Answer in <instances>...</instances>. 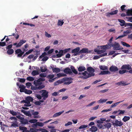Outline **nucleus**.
Returning a JSON list of instances; mask_svg holds the SVG:
<instances>
[{"label": "nucleus", "mask_w": 132, "mask_h": 132, "mask_svg": "<svg viewBox=\"0 0 132 132\" xmlns=\"http://www.w3.org/2000/svg\"><path fill=\"white\" fill-rule=\"evenodd\" d=\"M33 51V49H31L30 50L28 51L25 54H24L23 55L22 57H23L24 56H25L26 55H28L30 53H31L32 51Z\"/></svg>", "instance_id": "32"}, {"label": "nucleus", "mask_w": 132, "mask_h": 132, "mask_svg": "<svg viewBox=\"0 0 132 132\" xmlns=\"http://www.w3.org/2000/svg\"><path fill=\"white\" fill-rule=\"evenodd\" d=\"M123 101H120L119 102H118L115 103L113 104L111 106V108H112L116 106L117 105L119 104L120 103L122 102H123Z\"/></svg>", "instance_id": "33"}, {"label": "nucleus", "mask_w": 132, "mask_h": 132, "mask_svg": "<svg viewBox=\"0 0 132 132\" xmlns=\"http://www.w3.org/2000/svg\"><path fill=\"white\" fill-rule=\"evenodd\" d=\"M99 67L100 69L102 70H107L108 69V67L106 66L100 65V66Z\"/></svg>", "instance_id": "29"}, {"label": "nucleus", "mask_w": 132, "mask_h": 132, "mask_svg": "<svg viewBox=\"0 0 132 132\" xmlns=\"http://www.w3.org/2000/svg\"><path fill=\"white\" fill-rule=\"evenodd\" d=\"M40 69L42 72H45L47 70V67L46 66L40 67Z\"/></svg>", "instance_id": "20"}, {"label": "nucleus", "mask_w": 132, "mask_h": 132, "mask_svg": "<svg viewBox=\"0 0 132 132\" xmlns=\"http://www.w3.org/2000/svg\"><path fill=\"white\" fill-rule=\"evenodd\" d=\"M6 44V43L5 42H0V46H4Z\"/></svg>", "instance_id": "61"}, {"label": "nucleus", "mask_w": 132, "mask_h": 132, "mask_svg": "<svg viewBox=\"0 0 132 132\" xmlns=\"http://www.w3.org/2000/svg\"><path fill=\"white\" fill-rule=\"evenodd\" d=\"M64 22L63 21V20L61 21L59 20L58 21L57 23V25L59 26H61L63 24Z\"/></svg>", "instance_id": "35"}, {"label": "nucleus", "mask_w": 132, "mask_h": 132, "mask_svg": "<svg viewBox=\"0 0 132 132\" xmlns=\"http://www.w3.org/2000/svg\"><path fill=\"white\" fill-rule=\"evenodd\" d=\"M107 100V99H101L100 100L98 101L97 102L99 103L105 102Z\"/></svg>", "instance_id": "39"}, {"label": "nucleus", "mask_w": 132, "mask_h": 132, "mask_svg": "<svg viewBox=\"0 0 132 132\" xmlns=\"http://www.w3.org/2000/svg\"><path fill=\"white\" fill-rule=\"evenodd\" d=\"M54 76V75L52 74V75H49L47 76V78L48 79H52L53 78Z\"/></svg>", "instance_id": "44"}, {"label": "nucleus", "mask_w": 132, "mask_h": 132, "mask_svg": "<svg viewBox=\"0 0 132 132\" xmlns=\"http://www.w3.org/2000/svg\"><path fill=\"white\" fill-rule=\"evenodd\" d=\"M39 131H41V132H49L48 131L45 129H39Z\"/></svg>", "instance_id": "64"}, {"label": "nucleus", "mask_w": 132, "mask_h": 132, "mask_svg": "<svg viewBox=\"0 0 132 132\" xmlns=\"http://www.w3.org/2000/svg\"><path fill=\"white\" fill-rule=\"evenodd\" d=\"M111 73L108 71H101L100 73L99 74L100 75H104L106 74H110Z\"/></svg>", "instance_id": "19"}, {"label": "nucleus", "mask_w": 132, "mask_h": 132, "mask_svg": "<svg viewBox=\"0 0 132 132\" xmlns=\"http://www.w3.org/2000/svg\"><path fill=\"white\" fill-rule=\"evenodd\" d=\"M19 87L20 89H22L23 90L25 88V87L23 85H20Z\"/></svg>", "instance_id": "55"}, {"label": "nucleus", "mask_w": 132, "mask_h": 132, "mask_svg": "<svg viewBox=\"0 0 132 132\" xmlns=\"http://www.w3.org/2000/svg\"><path fill=\"white\" fill-rule=\"evenodd\" d=\"M85 70V68L84 66H80L78 68V70L79 72H82V71H84Z\"/></svg>", "instance_id": "22"}, {"label": "nucleus", "mask_w": 132, "mask_h": 132, "mask_svg": "<svg viewBox=\"0 0 132 132\" xmlns=\"http://www.w3.org/2000/svg\"><path fill=\"white\" fill-rule=\"evenodd\" d=\"M27 79L30 81H33L34 80V79L33 77H29L27 78Z\"/></svg>", "instance_id": "45"}, {"label": "nucleus", "mask_w": 132, "mask_h": 132, "mask_svg": "<svg viewBox=\"0 0 132 132\" xmlns=\"http://www.w3.org/2000/svg\"><path fill=\"white\" fill-rule=\"evenodd\" d=\"M116 30L114 28H111L108 31L110 32H113L114 33L116 32Z\"/></svg>", "instance_id": "59"}, {"label": "nucleus", "mask_w": 132, "mask_h": 132, "mask_svg": "<svg viewBox=\"0 0 132 132\" xmlns=\"http://www.w3.org/2000/svg\"><path fill=\"white\" fill-rule=\"evenodd\" d=\"M102 47L101 48H103L104 49H105V50L106 49H107L108 47V45H104L101 46Z\"/></svg>", "instance_id": "56"}, {"label": "nucleus", "mask_w": 132, "mask_h": 132, "mask_svg": "<svg viewBox=\"0 0 132 132\" xmlns=\"http://www.w3.org/2000/svg\"><path fill=\"white\" fill-rule=\"evenodd\" d=\"M20 122L22 124L24 125L28 124V121L27 120L24 119L23 117L21 120H20Z\"/></svg>", "instance_id": "13"}, {"label": "nucleus", "mask_w": 132, "mask_h": 132, "mask_svg": "<svg viewBox=\"0 0 132 132\" xmlns=\"http://www.w3.org/2000/svg\"><path fill=\"white\" fill-rule=\"evenodd\" d=\"M87 71L90 73H94V72L95 71V70L94 68L91 67H89L87 68Z\"/></svg>", "instance_id": "16"}, {"label": "nucleus", "mask_w": 132, "mask_h": 132, "mask_svg": "<svg viewBox=\"0 0 132 132\" xmlns=\"http://www.w3.org/2000/svg\"><path fill=\"white\" fill-rule=\"evenodd\" d=\"M71 68L72 71L74 73L76 74H77L78 73L77 71L75 69L74 67L73 66H71Z\"/></svg>", "instance_id": "28"}, {"label": "nucleus", "mask_w": 132, "mask_h": 132, "mask_svg": "<svg viewBox=\"0 0 132 132\" xmlns=\"http://www.w3.org/2000/svg\"><path fill=\"white\" fill-rule=\"evenodd\" d=\"M118 10H116L112 12H111V14L112 15L116 14L118 13Z\"/></svg>", "instance_id": "47"}, {"label": "nucleus", "mask_w": 132, "mask_h": 132, "mask_svg": "<svg viewBox=\"0 0 132 132\" xmlns=\"http://www.w3.org/2000/svg\"><path fill=\"white\" fill-rule=\"evenodd\" d=\"M45 35L46 37L48 38H50L51 37V35L50 34H48L47 32L45 31Z\"/></svg>", "instance_id": "57"}, {"label": "nucleus", "mask_w": 132, "mask_h": 132, "mask_svg": "<svg viewBox=\"0 0 132 132\" xmlns=\"http://www.w3.org/2000/svg\"><path fill=\"white\" fill-rule=\"evenodd\" d=\"M109 70L111 72H115L118 71V70L119 69L117 66L112 65L110 67Z\"/></svg>", "instance_id": "10"}, {"label": "nucleus", "mask_w": 132, "mask_h": 132, "mask_svg": "<svg viewBox=\"0 0 132 132\" xmlns=\"http://www.w3.org/2000/svg\"><path fill=\"white\" fill-rule=\"evenodd\" d=\"M39 93L41 94L42 97L43 99L45 100L48 96V92L45 90H40Z\"/></svg>", "instance_id": "3"}, {"label": "nucleus", "mask_w": 132, "mask_h": 132, "mask_svg": "<svg viewBox=\"0 0 132 132\" xmlns=\"http://www.w3.org/2000/svg\"><path fill=\"white\" fill-rule=\"evenodd\" d=\"M37 121V120L36 119H33L30 120L29 122L31 123H35Z\"/></svg>", "instance_id": "48"}, {"label": "nucleus", "mask_w": 132, "mask_h": 132, "mask_svg": "<svg viewBox=\"0 0 132 132\" xmlns=\"http://www.w3.org/2000/svg\"><path fill=\"white\" fill-rule=\"evenodd\" d=\"M26 94H30L32 93V91L30 90H27L26 89H24V91Z\"/></svg>", "instance_id": "34"}, {"label": "nucleus", "mask_w": 132, "mask_h": 132, "mask_svg": "<svg viewBox=\"0 0 132 132\" xmlns=\"http://www.w3.org/2000/svg\"><path fill=\"white\" fill-rule=\"evenodd\" d=\"M127 14L128 16H132V9L131 10H128L127 12Z\"/></svg>", "instance_id": "30"}, {"label": "nucleus", "mask_w": 132, "mask_h": 132, "mask_svg": "<svg viewBox=\"0 0 132 132\" xmlns=\"http://www.w3.org/2000/svg\"><path fill=\"white\" fill-rule=\"evenodd\" d=\"M131 32L130 30H127L126 31L123 32V35L125 36H126L129 34Z\"/></svg>", "instance_id": "31"}, {"label": "nucleus", "mask_w": 132, "mask_h": 132, "mask_svg": "<svg viewBox=\"0 0 132 132\" xmlns=\"http://www.w3.org/2000/svg\"><path fill=\"white\" fill-rule=\"evenodd\" d=\"M79 50L80 48L78 47L72 50L71 51V53H74V55L77 56L80 54V53H79Z\"/></svg>", "instance_id": "7"}, {"label": "nucleus", "mask_w": 132, "mask_h": 132, "mask_svg": "<svg viewBox=\"0 0 132 132\" xmlns=\"http://www.w3.org/2000/svg\"><path fill=\"white\" fill-rule=\"evenodd\" d=\"M111 124L110 123L108 122L106 124L104 125V126L105 128L109 129L111 127Z\"/></svg>", "instance_id": "24"}, {"label": "nucleus", "mask_w": 132, "mask_h": 132, "mask_svg": "<svg viewBox=\"0 0 132 132\" xmlns=\"http://www.w3.org/2000/svg\"><path fill=\"white\" fill-rule=\"evenodd\" d=\"M64 80L65 81H71L72 80V78H64Z\"/></svg>", "instance_id": "50"}, {"label": "nucleus", "mask_w": 132, "mask_h": 132, "mask_svg": "<svg viewBox=\"0 0 132 132\" xmlns=\"http://www.w3.org/2000/svg\"><path fill=\"white\" fill-rule=\"evenodd\" d=\"M123 124L121 121H119L118 120H116L113 123V125L116 127L121 126Z\"/></svg>", "instance_id": "9"}, {"label": "nucleus", "mask_w": 132, "mask_h": 132, "mask_svg": "<svg viewBox=\"0 0 132 132\" xmlns=\"http://www.w3.org/2000/svg\"><path fill=\"white\" fill-rule=\"evenodd\" d=\"M25 114L26 116L29 117H30L32 115L30 113V111H26V113H25Z\"/></svg>", "instance_id": "46"}, {"label": "nucleus", "mask_w": 132, "mask_h": 132, "mask_svg": "<svg viewBox=\"0 0 132 132\" xmlns=\"http://www.w3.org/2000/svg\"><path fill=\"white\" fill-rule=\"evenodd\" d=\"M87 126L86 125H82L80 126L79 127V129H83L87 127Z\"/></svg>", "instance_id": "60"}, {"label": "nucleus", "mask_w": 132, "mask_h": 132, "mask_svg": "<svg viewBox=\"0 0 132 132\" xmlns=\"http://www.w3.org/2000/svg\"><path fill=\"white\" fill-rule=\"evenodd\" d=\"M10 112L14 116H16L17 114L13 110H10Z\"/></svg>", "instance_id": "49"}, {"label": "nucleus", "mask_w": 132, "mask_h": 132, "mask_svg": "<svg viewBox=\"0 0 132 132\" xmlns=\"http://www.w3.org/2000/svg\"><path fill=\"white\" fill-rule=\"evenodd\" d=\"M26 85L27 88H29L31 86V84L30 82H27L26 84Z\"/></svg>", "instance_id": "62"}, {"label": "nucleus", "mask_w": 132, "mask_h": 132, "mask_svg": "<svg viewBox=\"0 0 132 132\" xmlns=\"http://www.w3.org/2000/svg\"><path fill=\"white\" fill-rule=\"evenodd\" d=\"M130 117L129 116H125L123 118L122 120L124 122H126L129 120Z\"/></svg>", "instance_id": "23"}, {"label": "nucleus", "mask_w": 132, "mask_h": 132, "mask_svg": "<svg viewBox=\"0 0 132 132\" xmlns=\"http://www.w3.org/2000/svg\"><path fill=\"white\" fill-rule=\"evenodd\" d=\"M14 36V37H15L16 39H18L19 37V35L18 34H15L14 33L12 34V35H9V36Z\"/></svg>", "instance_id": "36"}, {"label": "nucleus", "mask_w": 132, "mask_h": 132, "mask_svg": "<svg viewBox=\"0 0 132 132\" xmlns=\"http://www.w3.org/2000/svg\"><path fill=\"white\" fill-rule=\"evenodd\" d=\"M36 97L39 100L41 99L42 97L41 95L37 94L36 95Z\"/></svg>", "instance_id": "54"}, {"label": "nucleus", "mask_w": 132, "mask_h": 132, "mask_svg": "<svg viewBox=\"0 0 132 132\" xmlns=\"http://www.w3.org/2000/svg\"><path fill=\"white\" fill-rule=\"evenodd\" d=\"M121 43H122V45L124 46H126L127 47H129L130 46V45L125 42L122 41L121 42Z\"/></svg>", "instance_id": "41"}, {"label": "nucleus", "mask_w": 132, "mask_h": 132, "mask_svg": "<svg viewBox=\"0 0 132 132\" xmlns=\"http://www.w3.org/2000/svg\"><path fill=\"white\" fill-rule=\"evenodd\" d=\"M19 129L20 130H22V132H23L26 130L27 129V128L26 127L20 126L19 127Z\"/></svg>", "instance_id": "42"}, {"label": "nucleus", "mask_w": 132, "mask_h": 132, "mask_svg": "<svg viewBox=\"0 0 132 132\" xmlns=\"http://www.w3.org/2000/svg\"><path fill=\"white\" fill-rule=\"evenodd\" d=\"M116 84L119 85H121L123 86H125L127 85L128 84H126L124 81H122L116 83Z\"/></svg>", "instance_id": "17"}, {"label": "nucleus", "mask_w": 132, "mask_h": 132, "mask_svg": "<svg viewBox=\"0 0 132 132\" xmlns=\"http://www.w3.org/2000/svg\"><path fill=\"white\" fill-rule=\"evenodd\" d=\"M39 73L38 71L36 70H33L31 73L32 75L33 76L37 75L39 74Z\"/></svg>", "instance_id": "27"}, {"label": "nucleus", "mask_w": 132, "mask_h": 132, "mask_svg": "<svg viewBox=\"0 0 132 132\" xmlns=\"http://www.w3.org/2000/svg\"><path fill=\"white\" fill-rule=\"evenodd\" d=\"M111 46H112L114 50H122L123 48L121 47H120V45L119 43H117L116 42H114L113 44H111Z\"/></svg>", "instance_id": "4"}, {"label": "nucleus", "mask_w": 132, "mask_h": 132, "mask_svg": "<svg viewBox=\"0 0 132 132\" xmlns=\"http://www.w3.org/2000/svg\"><path fill=\"white\" fill-rule=\"evenodd\" d=\"M39 76L41 77H45L47 76L46 74L44 73H41L40 74Z\"/></svg>", "instance_id": "51"}, {"label": "nucleus", "mask_w": 132, "mask_h": 132, "mask_svg": "<svg viewBox=\"0 0 132 132\" xmlns=\"http://www.w3.org/2000/svg\"><path fill=\"white\" fill-rule=\"evenodd\" d=\"M91 51L89 50H88V49L87 48H83L81 50H80L79 51V53L80 54L82 53H90Z\"/></svg>", "instance_id": "8"}, {"label": "nucleus", "mask_w": 132, "mask_h": 132, "mask_svg": "<svg viewBox=\"0 0 132 132\" xmlns=\"http://www.w3.org/2000/svg\"><path fill=\"white\" fill-rule=\"evenodd\" d=\"M63 71L64 73L67 74H71V73H72V72L71 69L68 67L65 69Z\"/></svg>", "instance_id": "12"}, {"label": "nucleus", "mask_w": 132, "mask_h": 132, "mask_svg": "<svg viewBox=\"0 0 132 132\" xmlns=\"http://www.w3.org/2000/svg\"><path fill=\"white\" fill-rule=\"evenodd\" d=\"M14 52V51L13 49H9L7 51V53L9 55H11Z\"/></svg>", "instance_id": "26"}, {"label": "nucleus", "mask_w": 132, "mask_h": 132, "mask_svg": "<svg viewBox=\"0 0 132 132\" xmlns=\"http://www.w3.org/2000/svg\"><path fill=\"white\" fill-rule=\"evenodd\" d=\"M102 50H99L95 49L94 50L95 52H97L98 54H101L105 52V50L103 48Z\"/></svg>", "instance_id": "15"}, {"label": "nucleus", "mask_w": 132, "mask_h": 132, "mask_svg": "<svg viewBox=\"0 0 132 132\" xmlns=\"http://www.w3.org/2000/svg\"><path fill=\"white\" fill-rule=\"evenodd\" d=\"M35 86H31V88L32 90H40L44 88L45 86L42 85V82L38 79L37 80H35L34 82Z\"/></svg>", "instance_id": "1"}, {"label": "nucleus", "mask_w": 132, "mask_h": 132, "mask_svg": "<svg viewBox=\"0 0 132 132\" xmlns=\"http://www.w3.org/2000/svg\"><path fill=\"white\" fill-rule=\"evenodd\" d=\"M72 81H71L66 82L64 83L63 84L64 85H69V84L72 83Z\"/></svg>", "instance_id": "58"}, {"label": "nucleus", "mask_w": 132, "mask_h": 132, "mask_svg": "<svg viewBox=\"0 0 132 132\" xmlns=\"http://www.w3.org/2000/svg\"><path fill=\"white\" fill-rule=\"evenodd\" d=\"M79 74L80 75H83L82 78L85 79H87L92 76H94L95 75V74L93 73H88L86 71H85L84 72H79Z\"/></svg>", "instance_id": "2"}, {"label": "nucleus", "mask_w": 132, "mask_h": 132, "mask_svg": "<svg viewBox=\"0 0 132 132\" xmlns=\"http://www.w3.org/2000/svg\"><path fill=\"white\" fill-rule=\"evenodd\" d=\"M125 112V110H121L120 109L118 110V112H119V115L123 114Z\"/></svg>", "instance_id": "40"}, {"label": "nucleus", "mask_w": 132, "mask_h": 132, "mask_svg": "<svg viewBox=\"0 0 132 132\" xmlns=\"http://www.w3.org/2000/svg\"><path fill=\"white\" fill-rule=\"evenodd\" d=\"M52 69L53 72L57 73L60 72V69L58 68H54L53 67H52Z\"/></svg>", "instance_id": "14"}, {"label": "nucleus", "mask_w": 132, "mask_h": 132, "mask_svg": "<svg viewBox=\"0 0 132 132\" xmlns=\"http://www.w3.org/2000/svg\"><path fill=\"white\" fill-rule=\"evenodd\" d=\"M19 80H18L19 82L22 83L24 82L25 79L24 78H19Z\"/></svg>", "instance_id": "52"}, {"label": "nucleus", "mask_w": 132, "mask_h": 132, "mask_svg": "<svg viewBox=\"0 0 132 132\" xmlns=\"http://www.w3.org/2000/svg\"><path fill=\"white\" fill-rule=\"evenodd\" d=\"M90 130L92 132H95L97 130V128L95 126H92L90 128Z\"/></svg>", "instance_id": "21"}, {"label": "nucleus", "mask_w": 132, "mask_h": 132, "mask_svg": "<svg viewBox=\"0 0 132 132\" xmlns=\"http://www.w3.org/2000/svg\"><path fill=\"white\" fill-rule=\"evenodd\" d=\"M26 100L29 102H32L33 100V98L30 96H28L26 98Z\"/></svg>", "instance_id": "37"}, {"label": "nucleus", "mask_w": 132, "mask_h": 132, "mask_svg": "<svg viewBox=\"0 0 132 132\" xmlns=\"http://www.w3.org/2000/svg\"><path fill=\"white\" fill-rule=\"evenodd\" d=\"M64 112V111L63 110L62 111L60 112H57L55 113L53 116V117H55L59 116L61 115L62 113H63Z\"/></svg>", "instance_id": "18"}, {"label": "nucleus", "mask_w": 132, "mask_h": 132, "mask_svg": "<svg viewBox=\"0 0 132 132\" xmlns=\"http://www.w3.org/2000/svg\"><path fill=\"white\" fill-rule=\"evenodd\" d=\"M38 131H39V129L31 128L30 129L29 131L31 132H37Z\"/></svg>", "instance_id": "38"}, {"label": "nucleus", "mask_w": 132, "mask_h": 132, "mask_svg": "<svg viewBox=\"0 0 132 132\" xmlns=\"http://www.w3.org/2000/svg\"><path fill=\"white\" fill-rule=\"evenodd\" d=\"M44 123H43L42 122H37L36 123V124H35V126H36V125H37L39 126L42 127L43 126H44Z\"/></svg>", "instance_id": "43"}, {"label": "nucleus", "mask_w": 132, "mask_h": 132, "mask_svg": "<svg viewBox=\"0 0 132 132\" xmlns=\"http://www.w3.org/2000/svg\"><path fill=\"white\" fill-rule=\"evenodd\" d=\"M118 21L121 23L120 25L121 26H123L125 25V26H129L132 27V23H125L124 20L119 19H118Z\"/></svg>", "instance_id": "5"}, {"label": "nucleus", "mask_w": 132, "mask_h": 132, "mask_svg": "<svg viewBox=\"0 0 132 132\" xmlns=\"http://www.w3.org/2000/svg\"><path fill=\"white\" fill-rule=\"evenodd\" d=\"M123 70H120L119 71V73L120 74H123L125 73L128 72V71L126 70L122 69Z\"/></svg>", "instance_id": "25"}, {"label": "nucleus", "mask_w": 132, "mask_h": 132, "mask_svg": "<svg viewBox=\"0 0 132 132\" xmlns=\"http://www.w3.org/2000/svg\"><path fill=\"white\" fill-rule=\"evenodd\" d=\"M70 50L71 48H70L65 49V50H63L64 53H67L69 52V51H70Z\"/></svg>", "instance_id": "53"}, {"label": "nucleus", "mask_w": 132, "mask_h": 132, "mask_svg": "<svg viewBox=\"0 0 132 132\" xmlns=\"http://www.w3.org/2000/svg\"><path fill=\"white\" fill-rule=\"evenodd\" d=\"M13 45L12 44H10L6 48V49H11V48L12 47Z\"/></svg>", "instance_id": "63"}, {"label": "nucleus", "mask_w": 132, "mask_h": 132, "mask_svg": "<svg viewBox=\"0 0 132 132\" xmlns=\"http://www.w3.org/2000/svg\"><path fill=\"white\" fill-rule=\"evenodd\" d=\"M26 41L25 40H20V42L18 44L16 43H14L13 45L14 46L16 45V47H20L22 45L26 43Z\"/></svg>", "instance_id": "6"}, {"label": "nucleus", "mask_w": 132, "mask_h": 132, "mask_svg": "<svg viewBox=\"0 0 132 132\" xmlns=\"http://www.w3.org/2000/svg\"><path fill=\"white\" fill-rule=\"evenodd\" d=\"M121 69H126L129 70L131 69V67L129 64H124L122 65Z\"/></svg>", "instance_id": "11"}]
</instances>
